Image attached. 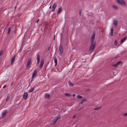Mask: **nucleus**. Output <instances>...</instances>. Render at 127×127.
<instances>
[{
  "label": "nucleus",
  "instance_id": "nucleus-19",
  "mask_svg": "<svg viewBox=\"0 0 127 127\" xmlns=\"http://www.w3.org/2000/svg\"><path fill=\"white\" fill-rule=\"evenodd\" d=\"M40 60V57L39 56H37V63L38 64L39 63Z\"/></svg>",
  "mask_w": 127,
  "mask_h": 127
},
{
  "label": "nucleus",
  "instance_id": "nucleus-32",
  "mask_svg": "<svg viewBox=\"0 0 127 127\" xmlns=\"http://www.w3.org/2000/svg\"><path fill=\"white\" fill-rule=\"evenodd\" d=\"M84 102L86 101L87 100L85 98H84L82 100Z\"/></svg>",
  "mask_w": 127,
  "mask_h": 127
},
{
  "label": "nucleus",
  "instance_id": "nucleus-25",
  "mask_svg": "<svg viewBox=\"0 0 127 127\" xmlns=\"http://www.w3.org/2000/svg\"><path fill=\"white\" fill-rule=\"evenodd\" d=\"M113 8L116 9H118V7L116 5H113Z\"/></svg>",
  "mask_w": 127,
  "mask_h": 127
},
{
  "label": "nucleus",
  "instance_id": "nucleus-15",
  "mask_svg": "<svg viewBox=\"0 0 127 127\" xmlns=\"http://www.w3.org/2000/svg\"><path fill=\"white\" fill-rule=\"evenodd\" d=\"M10 95L9 94H8L7 95L5 99V100L6 102H7L8 100L10 97Z\"/></svg>",
  "mask_w": 127,
  "mask_h": 127
},
{
  "label": "nucleus",
  "instance_id": "nucleus-24",
  "mask_svg": "<svg viewBox=\"0 0 127 127\" xmlns=\"http://www.w3.org/2000/svg\"><path fill=\"white\" fill-rule=\"evenodd\" d=\"M65 96H67L70 97V96H71V95L70 94H68V93H65Z\"/></svg>",
  "mask_w": 127,
  "mask_h": 127
},
{
  "label": "nucleus",
  "instance_id": "nucleus-35",
  "mask_svg": "<svg viewBox=\"0 0 127 127\" xmlns=\"http://www.w3.org/2000/svg\"><path fill=\"white\" fill-rule=\"evenodd\" d=\"M50 47H49L48 48V50H50Z\"/></svg>",
  "mask_w": 127,
  "mask_h": 127
},
{
  "label": "nucleus",
  "instance_id": "nucleus-39",
  "mask_svg": "<svg viewBox=\"0 0 127 127\" xmlns=\"http://www.w3.org/2000/svg\"><path fill=\"white\" fill-rule=\"evenodd\" d=\"M51 8V6H50L49 7V8Z\"/></svg>",
  "mask_w": 127,
  "mask_h": 127
},
{
  "label": "nucleus",
  "instance_id": "nucleus-33",
  "mask_svg": "<svg viewBox=\"0 0 127 127\" xmlns=\"http://www.w3.org/2000/svg\"><path fill=\"white\" fill-rule=\"evenodd\" d=\"M76 116L75 115H74L73 117V119H74L75 118V117H76Z\"/></svg>",
  "mask_w": 127,
  "mask_h": 127
},
{
  "label": "nucleus",
  "instance_id": "nucleus-9",
  "mask_svg": "<svg viewBox=\"0 0 127 127\" xmlns=\"http://www.w3.org/2000/svg\"><path fill=\"white\" fill-rule=\"evenodd\" d=\"M59 50L60 51V54L61 55H62L63 52V49L62 46L61 45H60L59 47Z\"/></svg>",
  "mask_w": 127,
  "mask_h": 127
},
{
  "label": "nucleus",
  "instance_id": "nucleus-1",
  "mask_svg": "<svg viewBox=\"0 0 127 127\" xmlns=\"http://www.w3.org/2000/svg\"><path fill=\"white\" fill-rule=\"evenodd\" d=\"M61 118V117L60 116H58L57 117L55 118L54 119H53L51 122L50 125H53L55 124L57 121L60 119Z\"/></svg>",
  "mask_w": 127,
  "mask_h": 127
},
{
  "label": "nucleus",
  "instance_id": "nucleus-20",
  "mask_svg": "<svg viewBox=\"0 0 127 127\" xmlns=\"http://www.w3.org/2000/svg\"><path fill=\"white\" fill-rule=\"evenodd\" d=\"M113 30L112 28H111V32L110 33V35L112 36L113 35Z\"/></svg>",
  "mask_w": 127,
  "mask_h": 127
},
{
  "label": "nucleus",
  "instance_id": "nucleus-27",
  "mask_svg": "<svg viewBox=\"0 0 127 127\" xmlns=\"http://www.w3.org/2000/svg\"><path fill=\"white\" fill-rule=\"evenodd\" d=\"M69 85L71 86H73V84L72 83L69 82H68Z\"/></svg>",
  "mask_w": 127,
  "mask_h": 127
},
{
  "label": "nucleus",
  "instance_id": "nucleus-26",
  "mask_svg": "<svg viewBox=\"0 0 127 127\" xmlns=\"http://www.w3.org/2000/svg\"><path fill=\"white\" fill-rule=\"evenodd\" d=\"M10 28H9L8 29V31L7 32V34H9L10 33Z\"/></svg>",
  "mask_w": 127,
  "mask_h": 127
},
{
  "label": "nucleus",
  "instance_id": "nucleus-21",
  "mask_svg": "<svg viewBox=\"0 0 127 127\" xmlns=\"http://www.w3.org/2000/svg\"><path fill=\"white\" fill-rule=\"evenodd\" d=\"M126 37H124V38L122 39L121 40V43H123L124 42L125 40L126 39Z\"/></svg>",
  "mask_w": 127,
  "mask_h": 127
},
{
  "label": "nucleus",
  "instance_id": "nucleus-5",
  "mask_svg": "<svg viewBox=\"0 0 127 127\" xmlns=\"http://www.w3.org/2000/svg\"><path fill=\"white\" fill-rule=\"evenodd\" d=\"M122 62L120 61L118 62L116 64H114L113 66L115 67H117L119 66L122 65Z\"/></svg>",
  "mask_w": 127,
  "mask_h": 127
},
{
  "label": "nucleus",
  "instance_id": "nucleus-10",
  "mask_svg": "<svg viewBox=\"0 0 127 127\" xmlns=\"http://www.w3.org/2000/svg\"><path fill=\"white\" fill-rule=\"evenodd\" d=\"M44 62V59L42 58L41 60V63L40 64V68H41L43 66Z\"/></svg>",
  "mask_w": 127,
  "mask_h": 127
},
{
  "label": "nucleus",
  "instance_id": "nucleus-36",
  "mask_svg": "<svg viewBox=\"0 0 127 127\" xmlns=\"http://www.w3.org/2000/svg\"><path fill=\"white\" fill-rule=\"evenodd\" d=\"M75 94H73V96H75Z\"/></svg>",
  "mask_w": 127,
  "mask_h": 127
},
{
  "label": "nucleus",
  "instance_id": "nucleus-23",
  "mask_svg": "<svg viewBox=\"0 0 127 127\" xmlns=\"http://www.w3.org/2000/svg\"><path fill=\"white\" fill-rule=\"evenodd\" d=\"M34 89V88H32L31 89H30L28 91L29 92H32L33 91Z\"/></svg>",
  "mask_w": 127,
  "mask_h": 127
},
{
  "label": "nucleus",
  "instance_id": "nucleus-6",
  "mask_svg": "<svg viewBox=\"0 0 127 127\" xmlns=\"http://www.w3.org/2000/svg\"><path fill=\"white\" fill-rule=\"evenodd\" d=\"M95 38V35L94 33H93L92 35L91 39V43H96L95 42H94V40Z\"/></svg>",
  "mask_w": 127,
  "mask_h": 127
},
{
  "label": "nucleus",
  "instance_id": "nucleus-3",
  "mask_svg": "<svg viewBox=\"0 0 127 127\" xmlns=\"http://www.w3.org/2000/svg\"><path fill=\"white\" fill-rule=\"evenodd\" d=\"M118 3L123 6H125L126 4L123 0H116Z\"/></svg>",
  "mask_w": 127,
  "mask_h": 127
},
{
  "label": "nucleus",
  "instance_id": "nucleus-29",
  "mask_svg": "<svg viewBox=\"0 0 127 127\" xmlns=\"http://www.w3.org/2000/svg\"><path fill=\"white\" fill-rule=\"evenodd\" d=\"M127 115V113H124L123 114V116L124 117H126Z\"/></svg>",
  "mask_w": 127,
  "mask_h": 127
},
{
  "label": "nucleus",
  "instance_id": "nucleus-7",
  "mask_svg": "<svg viewBox=\"0 0 127 127\" xmlns=\"http://www.w3.org/2000/svg\"><path fill=\"white\" fill-rule=\"evenodd\" d=\"M7 113L6 110H5L3 111L2 113V118H5L6 116Z\"/></svg>",
  "mask_w": 127,
  "mask_h": 127
},
{
  "label": "nucleus",
  "instance_id": "nucleus-38",
  "mask_svg": "<svg viewBox=\"0 0 127 127\" xmlns=\"http://www.w3.org/2000/svg\"><path fill=\"white\" fill-rule=\"evenodd\" d=\"M39 21V20H37V23Z\"/></svg>",
  "mask_w": 127,
  "mask_h": 127
},
{
  "label": "nucleus",
  "instance_id": "nucleus-8",
  "mask_svg": "<svg viewBox=\"0 0 127 127\" xmlns=\"http://www.w3.org/2000/svg\"><path fill=\"white\" fill-rule=\"evenodd\" d=\"M57 6V4L56 3H55L53 4L52 8V11L54 12L55 11V9L56 7Z\"/></svg>",
  "mask_w": 127,
  "mask_h": 127
},
{
  "label": "nucleus",
  "instance_id": "nucleus-4",
  "mask_svg": "<svg viewBox=\"0 0 127 127\" xmlns=\"http://www.w3.org/2000/svg\"><path fill=\"white\" fill-rule=\"evenodd\" d=\"M32 59L30 58L28 60L27 64V68L28 69L30 67L31 64Z\"/></svg>",
  "mask_w": 127,
  "mask_h": 127
},
{
  "label": "nucleus",
  "instance_id": "nucleus-2",
  "mask_svg": "<svg viewBox=\"0 0 127 127\" xmlns=\"http://www.w3.org/2000/svg\"><path fill=\"white\" fill-rule=\"evenodd\" d=\"M96 45V43H91V45L89 49V51H92L95 48Z\"/></svg>",
  "mask_w": 127,
  "mask_h": 127
},
{
  "label": "nucleus",
  "instance_id": "nucleus-30",
  "mask_svg": "<svg viewBox=\"0 0 127 127\" xmlns=\"http://www.w3.org/2000/svg\"><path fill=\"white\" fill-rule=\"evenodd\" d=\"M118 44V42L117 41L115 40L114 42V44L115 45H117Z\"/></svg>",
  "mask_w": 127,
  "mask_h": 127
},
{
  "label": "nucleus",
  "instance_id": "nucleus-18",
  "mask_svg": "<svg viewBox=\"0 0 127 127\" xmlns=\"http://www.w3.org/2000/svg\"><path fill=\"white\" fill-rule=\"evenodd\" d=\"M54 62L55 64V65L56 66L57 64V59L55 57L54 58Z\"/></svg>",
  "mask_w": 127,
  "mask_h": 127
},
{
  "label": "nucleus",
  "instance_id": "nucleus-17",
  "mask_svg": "<svg viewBox=\"0 0 127 127\" xmlns=\"http://www.w3.org/2000/svg\"><path fill=\"white\" fill-rule=\"evenodd\" d=\"M15 60V57H13L12 58L11 60V64H12L14 62V61Z\"/></svg>",
  "mask_w": 127,
  "mask_h": 127
},
{
  "label": "nucleus",
  "instance_id": "nucleus-13",
  "mask_svg": "<svg viewBox=\"0 0 127 127\" xmlns=\"http://www.w3.org/2000/svg\"><path fill=\"white\" fill-rule=\"evenodd\" d=\"M37 73V70L36 69L35 70L33 71L32 75V79H33L34 77L35 76Z\"/></svg>",
  "mask_w": 127,
  "mask_h": 127
},
{
  "label": "nucleus",
  "instance_id": "nucleus-28",
  "mask_svg": "<svg viewBox=\"0 0 127 127\" xmlns=\"http://www.w3.org/2000/svg\"><path fill=\"white\" fill-rule=\"evenodd\" d=\"M3 52V50H0V56H1L2 55Z\"/></svg>",
  "mask_w": 127,
  "mask_h": 127
},
{
  "label": "nucleus",
  "instance_id": "nucleus-37",
  "mask_svg": "<svg viewBox=\"0 0 127 127\" xmlns=\"http://www.w3.org/2000/svg\"><path fill=\"white\" fill-rule=\"evenodd\" d=\"M6 86H4L3 87V88H4L5 87H6Z\"/></svg>",
  "mask_w": 127,
  "mask_h": 127
},
{
  "label": "nucleus",
  "instance_id": "nucleus-34",
  "mask_svg": "<svg viewBox=\"0 0 127 127\" xmlns=\"http://www.w3.org/2000/svg\"><path fill=\"white\" fill-rule=\"evenodd\" d=\"M84 102L82 100L81 102V104L83 103Z\"/></svg>",
  "mask_w": 127,
  "mask_h": 127
},
{
  "label": "nucleus",
  "instance_id": "nucleus-14",
  "mask_svg": "<svg viewBox=\"0 0 127 127\" xmlns=\"http://www.w3.org/2000/svg\"><path fill=\"white\" fill-rule=\"evenodd\" d=\"M62 10V7L59 8L57 10V13L58 14H59L61 11Z\"/></svg>",
  "mask_w": 127,
  "mask_h": 127
},
{
  "label": "nucleus",
  "instance_id": "nucleus-31",
  "mask_svg": "<svg viewBox=\"0 0 127 127\" xmlns=\"http://www.w3.org/2000/svg\"><path fill=\"white\" fill-rule=\"evenodd\" d=\"M101 107L96 108H95V110H98V109H100Z\"/></svg>",
  "mask_w": 127,
  "mask_h": 127
},
{
  "label": "nucleus",
  "instance_id": "nucleus-22",
  "mask_svg": "<svg viewBox=\"0 0 127 127\" xmlns=\"http://www.w3.org/2000/svg\"><path fill=\"white\" fill-rule=\"evenodd\" d=\"M77 97L79 99H81L83 98L80 95H77Z\"/></svg>",
  "mask_w": 127,
  "mask_h": 127
},
{
  "label": "nucleus",
  "instance_id": "nucleus-11",
  "mask_svg": "<svg viewBox=\"0 0 127 127\" xmlns=\"http://www.w3.org/2000/svg\"><path fill=\"white\" fill-rule=\"evenodd\" d=\"M28 94L27 93H25L23 96V97L24 99H26L27 97Z\"/></svg>",
  "mask_w": 127,
  "mask_h": 127
},
{
  "label": "nucleus",
  "instance_id": "nucleus-16",
  "mask_svg": "<svg viewBox=\"0 0 127 127\" xmlns=\"http://www.w3.org/2000/svg\"><path fill=\"white\" fill-rule=\"evenodd\" d=\"M46 98L49 99L50 98V96L48 94H46L45 95Z\"/></svg>",
  "mask_w": 127,
  "mask_h": 127
},
{
  "label": "nucleus",
  "instance_id": "nucleus-12",
  "mask_svg": "<svg viewBox=\"0 0 127 127\" xmlns=\"http://www.w3.org/2000/svg\"><path fill=\"white\" fill-rule=\"evenodd\" d=\"M118 22V20L115 19L114 20L113 24L115 27H116L117 26Z\"/></svg>",
  "mask_w": 127,
  "mask_h": 127
}]
</instances>
